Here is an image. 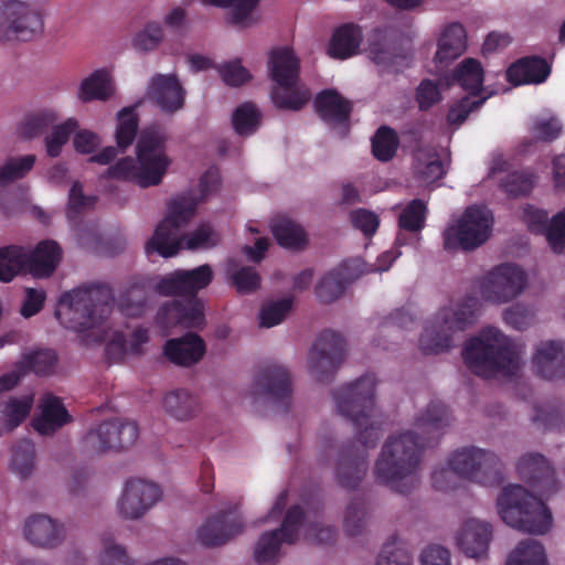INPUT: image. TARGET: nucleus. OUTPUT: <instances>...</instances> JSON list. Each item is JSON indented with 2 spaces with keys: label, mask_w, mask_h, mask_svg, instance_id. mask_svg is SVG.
I'll list each match as a JSON object with an SVG mask.
<instances>
[{
  "label": "nucleus",
  "mask_w": 565,
  "mask_h": 565,
  "mask_svg": "<svg viewBox=\"0 0 565 565\" xmlns=\"http://www.w3.org/2000/svg\"><path fill=\"white\" fill-rule=\"evenodd\" d=\"M505 565H547L544 546L534 539L523 540L510 553Z\"/></svg>",
  "instance_id": "nucleus-44"
},
{
  "label": "nucleus",
  "mask_w": 565,
  "mask_h": 565,
  "mask_svg": "<svg viewBox=\"0 0 565 565\" xmlns=\"http://www.w3.org/2000/svg\"><path fill=\"white\" fill-rule=\"evenodd\" d=\"M270 228L278 244L285 248L301 250L307 245V236L302 227L288 217L274 218Z\"/></svg>",
  "instance_id": "nucleus-42"
},
{
  "label": "nucleus",
  "mask_w": 565,
  "mask_h": 565,
  "mask_svg": "<svg viewBox=\"0 0 565 565\" xmlns=\"http://www.w3.org/2000/svg\"><path fill=\"white\" fill-rule=\"evenodd\" d=\"M380 436L374 426L359 430L355 439L341 443L337 448L334 478L337 483L347 489L360 487L369 471V450L374 448Z\"/></svg>",
  "instance_id": "nucleus-7"
},
{
  "label": "nucleus",
  "mask_w": 565,
  "mask_h": 565,
  "mask_svg": "<svg viewBox=\"0 0 565 565\" xmlns=\"http://www.w3.org/2000/svg\"><path fill=\"white\" fill-rule=\"evenodd\" d=\"M539 375L547 380L565 379V344L559 340L541 341L532 356Z\"/></svg>",
  "instance_id": "nucleus-27"
},
{
  "label": "nucleus",
  "mask_w": 565,
  "mask_h": 565,
  "mask_svg": "<svg viewBox=\"0 0 565 565\" xmlns=\"http://www.w3.org/2000/svg\"><path fill=\"white\" fill-rule=\"evenodd\" d=\"M26 274L38 279L50 278L63 259V249L57 242L44 239L33 249H25Z\"/></svg>",
  "instance_id": "nucleus-25"
},
{
  "label": "nucleus",
  "mask_w": 565,
  "mask_h": 565,
  "mask_svg": "<svg viewBox=\"0 0 565 565\" xmlns=\"http://www.w3.org/2000/svg\"><path fill=\"white\" fill-rule=\"evenodd\" d=\"M426 205L419 200H413L399 215V226L409 232H417L424 226Z\"/></svg>",
  "instance_id": "nucleus-63"
},
{
  "label": "nucleus",
  "mask_w": 565,
  "mask_h": 565,
  "mask_svg": "<svg viewBox=\"0 0 565 565\" xmlns=\"http://www.w3.org/2000/svg\"><path fill=\"white\" fill-rule=\"evenodd\" d=\"M532 422L542 428H558L565 425V404L553 401L535 404Z\"/></svg>",
  "instance_id": "nucleus-49"
},
{
  "label": "nucleus",
  "mask_w": 565,
  "mask_h": 565,
  "mask_svg": "<svg viewBox=\"0 0 565 565\" xmlns=\"http://www.w3.org/2000/svg\"><path fill=\"white\" fill-rule=\"evenodd\" d=\"M376 565H413V556L405 547L387 543L382 547Z\"/></svg>",
  "instance_id": "nucleus-64"
},
{
  "label": "nucleus",
  "mask_w": 565,
  "mask_h": 565,
  "mask_svg": "<svg viewBox=\"0 0 565 565\" xmlns=\"http://www.w3.org/2000/svg\"><path fill=\"white\" fill-rule=\"evenodd\" d=\"M292 307V298L279 300H267L263 302L259 310V324L264 328H271L281 323Z\"/></svg>",
  "instance_id": "nucleus-57"
},
{
  "label": "nucleus",
  "mask_w": 565,
  "mask_h": 565,
  "mask_svg": "<svg viewBox=\"0 0 565 565\" xmlns=\"http://www.w3.org/2000/svg\"><path fill=\"white\" fill-rule=\"evenodd\" d=\"M527 287V275L514 264H501L487 271L478 281L481 298L493 305H504L520 297Z\"/></svg>",
  "instance_id": "nucleus-12"
},
{
  "label": "nucleus",
  "mask_w": 565,
  "mask_h": 565,
  "mask_svg": "<svg viewBox=\"0 0 565 565\" xmlns=\"http://www.w3.org/2000/svg\"><path fill=\"white\" fill-rule=\"evenodd\" d=\"M399 139L395 130L387 126L380 127L372 138V153L382 161H391L396 154Z\"/></svg>",
  "instance_id": "nucleus-54"
},
{
  "label": "nucleus",
  "mask_w": 565,
  "mask_h": 565,
  "mask_svg": "<svg viewBox=\"0 0 565 565\" xmlns=\"http://www.w3.org/2000/svg\"><path fill=\"white\" fill-rule=\"evenodd\" d=\"M449 470L434 475V483L443 489L450 472L483 486H499L504 480V463L493 450L476 446L456 450L448 460Z\"/></svg>",
  "instance_id": "nucleus-6"
},
{
  "label": "nucleus",
  "mask_w": 565,
  "mask_h": 565,
  "mask_svg": "<svg viewBox=\"0 0 565 565\" xmlns=\"http://www.w3.org/2000/svg\"><path fill=\"white\" fill-rule=\"evenodd\" d=\"M233 127L241 136L253 134L260 122V114L252 103L238 106L232 116Z\"/></svg>",
  "instance_id": "nucleus-58"
},
{
  "label": "nucleus",
  "mask_w": 565,
  "mask_h": 565,
  "mask_svg": "<svg viewBox=\"0 0 565 565\" xmlns=\"http://www.w3.org/2000/svg\"><path fill=\"white\" fill-rule=\"evenodd\" d=\"M347 288L343 274L333 269L323 275L316 285L315 294L321 303L328 305L338 300Z\"/></svg>",
  "instance_id": "nucleus-48"
},
{
  "label": "nucleus",
  "mask_w": 565,
  "mask_h": 565,
  "mask_svg": "<svg viewBox=\"0 0 565 565\" xmlns=\"http://www.w3.org/2000/svg\"><path fill=\"white\" fill-rule=\"evenodd\" d=\"M497 509L505 524L524 533L544 535L553 525L550 509L521 484L504 487L497 498Z\"/></svg>",
  "instance_id": "nucleus-5"
},
{
  "label": "nucleus",
  "mask_w": 565,
  "mask_h": 565,
  "mask_svg": "<svg viewBox=\"0 0 565 565\" xmlns=\"http://www.w3.org/2000/svg\"><path fill=\"white\" fill-rule=\"evenodd\" d=\"M361 41V29L353 24H344L334 31L328 54L334 58H348L358 53Z\"/></svg>",
  "instance_id": "nucleus-39"
},
{
  "label": "nucleus",
  "mask_w": 565,
  "mask_h": 565,
  "mask_svg": "<svg viewBox=\"0 0 565 565\" xmlns=\"http://www.w3.org/2000/svg\"><path fill=\"white\" fill-rule=\"evenodd\" d=\"M483 76L481 63L476 58L467 57L456 66L451 78L471 95L477 96L483 90Z\"/></svg>",
  "instance_id": "nucleus-43"
},
{
  "label": "nucleus",
  "mask_w": 565,
  "mask_h": 565,
  "mask_svg": "<svg viewBox=\"0 0 565 565\" xmlns=\"http://www.w3.org/2000/svg\"><path fill=\"white\" fill-rule=\"evenodd\" d=\"M463 358L468 367L482 377H492L498 373L513 376L521 369L520 358L512 343L493 327L483 329L467 343Z\"/></svg>",
  "instance_id": "nucleus-4"
},
{
  "label": "nucleus",
  "mask_w": 565,
  "mask_h": 565,
  "mask_svg": "<svg viewBox=\"0 0 565 565\" xmlns=\"http://www.w3.org/2000/svg\"><path fill=\"white\" fill-rule=\"evenodd\" d=\"M23 533L28 542L42 548H55L65 539L63 524L46 514L29 516L24 522Z\"/></svg>",
  "instance_id": "nucleus-26"
},
{
  "label": "nucleus",
  "mask_w": 565,
  "mask_h": 565,
  "mask_svg": "<svg viewBox=\"0 0 565 565\" xmlns=\"http://www.w3.org/2000/svg\"><path fill=\"white\" fill-rule=\"evenodd\" d=\"M35 160V154L8 158L0 164V186L24 178L32 170Z\"/></svg>",
  "instance_id": "nucleus-53"
},
{
  "label": "nucleus",
  "mask_w": 565,
  "mask_h": 565,
  "mask_svg": "<svg viewBox=\"0 0 565 565\" xmlns=\"http://www.w3.org/2000/svg\"><path fill=\"white\" fill-rule=\"evenodd\" d=\"M316 109L319 117L335 131L338 137L344 138L350 131L351 104L338 92L327 89L316 98Z\"/></svg>",
  "instance_id": "nucleus-22"
},
{
  "label": "nucleus",
  "mask_w": 565,
  "mask_h": 565,
  "mask_svg": "<svg viewBox=\"0 0 565 565\" xmlns=\"http://www.w3.org/2000/svg\"><path fill=\"white\" fill-rule=\"evenodd\" d=\"M40 414L32 419L33 428L41 435H53L72 420L61 399L51 393L39 401Z\"/></svg>",
  "instance_id": "nucleus-33"
},
{
  "label": "nucleus",
  "mask_w": 565,
  "mask_h": 565,
  "mask_svg": "<svg viewBox=\"0 0 565 565\" xmlns=\"http://www.w3.org/2000/svg\"><path fill=\"white\" fill-rule=\"evenodd\" d=\"M78 124L74 118H68L60 125H55L52 132L44 139L47 156L56 158L61 154L63 146L68 141L72 132L77 128Z\"/></svg>",
  "instance_id": "nucleus-59"
},
{
  "label": "nucleus",
  "mask_w": 565,
  "mask_h": 565,
  "mask_svg": "<svg viewBox=\"0 0 565 565\" xmlns=\"http://www.w3.org/2000/svg\"><path fill=\"white\" fill-rule=\"evenodd\" d=\"M43 30L38 10L19 0H10L0 7V38L4 41H29Z\"/></svg>",
  "instance_id": "nucleus-14"
},
{
  "label": "nucleus",
  "mask_w": 565,
  "mask_h": 565,
  "mask_svg": "<svg viewBox=\"0 0 565 565\" xmlns=\"http://www.w3.org/2000/svg\"><path fill=\"white\" fill-rule=\"evenodd\" d=\"M177 239H182V247L185 245L189 249H207L218 244L220 236L210 224H202L193 232L178 236Z\"/></svg>",
  "instance_id": "nucleus-60"
},
{
  "label": "nucleus",
  "mask_w": 565,
  "mask_h": 565,
  "mask_svg": "<svg viewBox=\"0 0 565 565\" xmlns=\"http://www.w3.org/2000/svg\"><path fill=\"white\" fill-rule=\"evenodd\" d=\"M303 510L300 505L290 508L279 529L265 532L254 546V559L257 564L275 563L280 556L284 543L294 544L298 540L299 527L302 524Z\"/></svg>",
  "instance_id": "nucleus-15"
},
{
  "label": "nucleus",
  "mask_w": 565,
  "mask_h": 565,
  "mask_svg": "<svg viewBox=\"0 0 565 565\" xmlns=\"http://www.w3.org/2000/svg\"><path fill=\"white\" fill-rule=\"evenodd\" d=\"M523 220L530 231L544 234L553 252L559 254L565 248V210L552 218L543 210L527 205L523 212Z\"/></svg>",
  "instance_id": "nucleus-21"
},
{
  "label": "nucleus",
  "mask_w": 565,
  "mask_h": 565,
  "mask_svg": "<svg viewBox=\"0 0 565 565\" xmlns=\"http://www.w3.org/2000/svg\"><path fill=\"white\" fill-rule=\"evenodd\" d=\"M452 416L448 407L441 402H430L414 417L413 426L425 444L436 441L444 431L450 427Z\"/></svg>",
  "instance_id": "nucleus-24"
},
{
  "label": "nucleus",
  "mask_w": 565,
  "mask_h": 565,
  "mask_svg": "<svg viewBox=\"0 0 565 565\" xmlns=\"http://www.w3.org/2000/svg\"><path fill=\"white\" fill-rule=\"evenodd\" d=\"M375 384L373 376L365 375L333 392L338 413L354 425L355 434L374 426L380 435V424L374 420Z\"/></svg>",
  "instance_id": "nucleus-9"
},
{
  "label": "nucleus",
  "mask_w": 565,
  "mask_h": 565,
  "mask_svg": "<svg viewBox=\"0 0 565 565\" xmlns=\"http://www.w3.org/2000/svg\"><path fill=\"white\" fill-rule=\"evenodd\" d=\"M57 362L55 351L41 349L24 354L19 361V367L22 372H33L38 375L52 374Z\"/></svg>",
  "instance_id": "nucleus-47"
},
{
  "label": "nucleus",
  "mask_w": 565,
  "mask_h": 565,
  "mask_svg": "<svg viewBox=\"0 0 565 565\" xmlns=\"http://www.w3.org/2000/svg\"><path fill=\"white\" fill-rule=\"evenodd\" d=\"M290 377L281 365L265 366L256 376L254 394L271 401H284L290 395Z\"/></svg>",
  "instance_id": "nucleus-32"
},
{
  "label": "nucleus",
  "mask_w": 565,
  "mask_h": 565,
  "mask_svg": "<svg viewBox=\"0 0 565 565\" xmlns=\"http://www.w3.org/2000/svg\"><path fill=\"white\" fill-rule=\"evenodd\" d=\"M204 3L230 9L228 22L241 28H249L259 22L254 12L260 0H202Z\"/></svg>",
  "instance_id": "nucleus-41"
},
{
  "label": "nucleus",
  "mask_w": 565,
  "mask_h": 565,
  "mask_svg": "<svg viewBox=\"0 0 565 565\" xmlns=\"http://www.w3.org/2000/svg\"><path fill=\"white\" fill-rule=\"evenodd\" d=\"M11 466L22 479L32 475L35 468V448L31 440L21 439L13 446Z\"/></svg>",
  "instance_id": "nucleus-52"
},
{
  "label": "nucleus",
  "mask_w": 565,
  "mask_h": 565,
  "mask_svg": "<svg viewBox=\"0 0 565 565\" xmlns=\"http://www.w3.org/2000/svg\"><path fill=\"white\" fill-rule=\"evenodd\" d=\"M551 73V66L541 57H523L507 70V79L513 85L541 84Z\"/></svg>",
  "instance_id": "nucleus-36"
},
{
  "label": "nucleus",
  "mask_w": 565,
  "mask_h": 565,
  "mask_svg": "<svg viewBox=\"0 0 565 565\" xmlns=\"http://www.w3.org/2000/svg\"><path fill=\"white\" fill-rule=\"evenodd\" d=\"M492 540V526L478 519L467 520L457 535V545L468 557L479 558L487 554Z\"/></svg>",
  "instance_id": "nucleus-30"
},
{
  "label": "nucleus",
  "mask_w": 565,
  "mask_h": 565,
  "mask_svg": "<svg viewBox=\"0 0 565 565\" xmlns=\"http://www.w3.org/2000/svg\"><path fill=\"white\" fill-rule=\"evenodd\" d=\"M138 437L135 423L119 419L105 420L85 437L86 448L94 454L118 451L131 447Z\"/></svg>",
  "instance_id": "nucleus-16"
},
{
  "label": "nucleus",
  "mask_w": 565,
  "mask_h": 565,
  "mask_svg": "<svg viewBox=\"0 0 565 565\" xmlns=\"http://www.w3.org/2000/svg\"><path fill=\"white\" fill-rule=\"evenodd\" d=\"M426 447L413 429L387 436L373 465L375 481L393 492L412 493L420 481Z\"/></svg>",
  "instance_id": "nucleus-1"
},
{
  "label": "nucleus",
  "mask_w": 565,
  "mask_h": 565,
  "mask_svg": "<svg viewBox=\"0 0 565 565\" xmlns=\"http://www.w3.org/2000/svg\"><path fill=\"white\" fill-rule=\"evenodd\" d=\"M369 523L367 503L363 498H353L347 505L343 519L345 532L350 536L362 534Z\"/></svg>",
  "instance_id": "nucleus-50"
},
{
  "label": "nucleus",
  "mask_w": 565,
  "mask_h": 565,
  "mask_svg": "<svg viewBox=\"0 0 565 565\" xmlns=\"http://www.w3.org/2000/svg\"><path fill=\"white\" fill-rule=\"evenodd\" d=\"M206 351L204 340L193 332L175 339H170L164 344V354L174 364L190 367L199 363Z\"/></svg>",
  "instance_id": "nucleus-31"
},
{
  "label": "nucleus",
  "mask_w": 565,
  "mask_h": 565,
  "mask_svg": "<svg viewBox=\"0 0 565 565\" xmlns=\"http://www.w3.org/2000/svg\"><path fill=\"white\" fill-rule=\"evenodd\" d=\"M167 134L159 126H149L140 131L136 152L137 160L126 157L109 167L105 175L117 180H132L142 188L158 185L171 160L166 154Z\"/></svg>",
  "instance_id": "nucleus-3"
},
{
  "label": "nucleus",
  "mask_w": 565,
  "mask_h": 565,
  "mask_svg": "<svg viewBox=\"0 0 565 565\" xmlns=\"http://www.w3.org/2000/svg\"><path fill=\"white\" fill-rule=\"evenodd\" d=\"M473 298L460 302L456 308L439 311L434 322L425 328L419 339V348L425 354H439L448 351L454 344V335L466 330L476 321Z\"/></svg>",
  "instance_id": "nucleus-8"
},
{
  "label": "nucleus",
  "mask_w": 565,
  "mask_h": 565,
  "mask_svg": "<svg viewBox=\"0 0 565 565\" xmlns=\"http://www.w3.org/2000/svg\"><path fill=\"white\" fill-rule=\"evenodd\" d=\"M33 405L32 396H23L22 398H10L1 411L0 420L3 427L11 431L18 427L29 415Z\"/></svg>",
  "instance_id": "nucleus-55"
},
{
  "label": "nucleus",
  "mask_w": 565,
  "mask_h": 565,
  "mask_svg": "<svg viewBox=\"0 0 565 565\" xmlns=\"http://www.w3.org/2000/svg\"><path fill=\"white\" fill-rule=\"evenodd\" d=\"M503 320L515 330L530 328L535 320V310L531 305L515 302L503 311Z\"/></svg>",
  "instance_id": "nucleus-61"
},
{
  "label": "nucleus",
  "mask_w": 565,
  "mask_h": 565,
  "mask_svg": "<svg viewBox=\"0 0 565 565\" xmlns=\"http://www.w3.org/2000/svg\"><path fill=\"white\" fill-rule=\"evenodd\" d=\"M415 159L414 178L420 185L428 186L444 177V163L433 148H418Z\"/></svg>",
  "instance_id": "nucleus-38"
},
{
  "label": "nucleus",
  "mask_w": 565,
  "mask_h": 565,
  "mask_svg": "<svg viewBox=\"0 0 565 565\" xmlns=\"http://www.w3.org/2000/svg\"><path fill=\"white\" fill-rule=\"evenodd\" d=\"M213 279L212 267L207 264L191 270H175L156 285V291L162 296H188L193 298Z\"/></svg>",
  "instance_id": "nucleus-19"
},
{
  "label": "nucleus",
  "mask_w": 565,
  "mask_h": 565,
  "mask_svg": "<svg viewBox=\"0 0 565 565\" xmlns=\"http://www.w3.org/2000/svg\"><path fill=\"white\" fill-rule=\"evenodd\" d=\"M115 92L114 79L109 72L97 70L82 81L77 97L83 103L92 100L106 102L114 96Z\"/></svg>",
  "instance_id": "nucleus-37"
},
{
  "label": "nucleus",
  "mask_w": 565,
  "mask_h": 565,
  "mask_svg": "<svg viewBox=\"0 0 565 565\" xmlns=\"http://www.w3.org/2000/svg\"><path fill=\"white\" fill-rule=\"evenodd\" d=\"M244 530L242 519L234 512L221 511L206 519L196 529V541L205 547H218L228 543Z\"/></svg>",
  "instance_id": "nucleus-20"
},
{
  "label": "nucleus",
  "mask_w": 565,
  "mask_h": 565,
  "mask_svg": "<svg viewBox=\"0 0 565 565\" xmlns=\"http://www.w3.org/2000/svg\"><path fill=\"white\" fill-rule=\"evenodd\" d=\"M467 49V32L459 22L446 25L437 40V52L434 62L441 66L449 65L461 56Z\"/></svg>",
  "instance_id": "nucleus-34"
},
{
  "label": "nucleus",
  "mask_w": 565,
  "mask_h": 565,
  "mask_svg": "<svg viewBox=\"0 0 565 565\" xmlns=\"http://www.w3.org/2000/svg\"><path fill=\"white\" fill-rule=\"evenodd\" d=\"M147 97L163 113L174 114L184 105L185 90L175 74H157L150 81Z\"/></svg>",
  "instance_id": "nucleus-23"
},
{
  "label": "nucleus",
  "mask_w": 565,
  "mask_h": 565,
  "mask_svg": "<svg viewBox=\"0 0 565 565\" xmlns=\"http://www.w3.org/2000/svg\"><path fill=\"white\" fill-rule=\"evenodd\" d=\"M114 301L109 286L84 284L61 296L55 316L65 328L83 334L87 344L98 343L105 338L104 324Z\"/></svg>",
  "instance_id": "nucleus-2"
},
{
  "label": "nucleus",
  "mask_w": 565,
  "mask_h": 565,
  "mask_svg": "<svg viewBox=\"0 0 565 565\" xmlns=\"http://www.w3.org/2000/svg\"><path fill=\"white\" fill-rule=\"evenodd\" d=\"M492 215L486 207H467L461 217L444 232V247L470 252L484 244L491 233Z\"/></svg>",
  "instance_id": "nucleus-11"
},
{
  "label": "nucleus",
  "mask_w": 565,
  "mask_h": 565,
  "mask_svg": "<svg viewBox=\"0 0 565 565\" xmlns=\"http://www.w3.org/2000/svg\"><path fill=\"white\" fill-rule=\"evenodd\" d=\"M58 119V115L53 109H41L25 116L19 127V137L24 140L34 139L41 136L53 126Z\"/></svg>",
  "instance_id": "nucleus-46"
},
{
  "label": "nucleus",
  "mask_w": 565,
  "mask_h": 565,
  "mask_svg": "<svg viewBox=\"0 0 565 565\" xmlns=\"http://www.w3.org/2000/svg\"><path fill=\"white\" fill-rule=\"evenodd\" d=\"M515 469L519 477L541 495H553L561 488L554 467L540 452L522 455L516 460Z\"/></svg>",
  "instance_id": "nucleus-17"
},
{
  "label": "nucleus",
  "mask_w": 565,
  "mask_h": 565,
  "mask_svg": "<svg viewBox=\"0 0 565 565\" xmlns=\"http://www.w3.org/2000/svg\"><path fill=\"white\" fill-rule=\"evenodd\" d=\"M19 273L26 274L25 248L10 245L0 248V280L11 281Z\"/></svg>",
  "instance_id": "nucleus-45"
},
{
  "label": "nucleus",
  "mask_w": 565,
  "mask_h": 565,
  "mask_svg": "<svg viewBox=\"0 0 565 565\" xmlns=\"http://www.w3.org/2000/svg\"><path fill=\"white\" fill-rule=\"evenodd\" d=\"M199 200L192 193L172 198L168 204L166 217L157 225L152 237L146 243L147 254L153 252L168 258L182 249V239H177L178 232L185 226L195 214Z\"/></svg>",
  "instance_id": "nucleus-10"
},
{
  "label": "nucleus",
  "mask_w": 565,
  "mask_h": 565,
  "mask_svg": "<svg viewBox=\"0 0 565 565\" xmlns=\"http://www.w3.org/2000/svg\"><path fill=\"white\" fill-rule=\"evenodd\" d=\"M411 41L412 36L402 33L395 28L385 29L371 45L373 61L382 65L392 64L396 57L404 55V46Z\"/></svg>",
  "instance_id": "nucleus-35"
},
{
  "label": "nucleus",
  "mask_w": 565,
  "mask_h": 565,
  "mask_svg": "<svg viewBox=\"0 0 565 565\" xmlns=\"http://www.w3.org/2000/svg\"><path fill=\"white\" fill-rule=\"evenodd\" d=\"M164 412L177 420H190L199 412V402L194 395L183 388L167 393L162 401Z\"/></svg>",
  "instance_id": "nucleus-40"
},
{
  "label": "nucleus",
  "mask_w": 565,
  "mask_h": 565,
  "mask_svg": "<svg viewBox=\"0 0 565 565\" xmlns=\"http://www.w3.org/2000/svg\"><path fill=\"white\" fill-rule=\"evenodd\" d=\"M135 106L122 108L117 114L116 141L117 147H106L99 153L92 156L88 161L99 164L110 163L118 154V150H125L134 142L138 131V117L135 114Z\"/></svg>",
  "instance_id": "nucleus-28"
},
{
  "label": "nucleus",
  "mask_w": 565,
  "mask_h": 565,
  "mask_svg": "<svg viewBox=\"0 0 565 565\" xmlns=\"http://www.w3.org/2000/svg\"><path fill=\"white\" fill-rule=\"evenodd\" d=\"M267 68L274 86L288 88L299 83L300 61L288 46L274 47L268 52Z\"/></svg>",
  "instance_id": "nucleus-29"
},
{
  "label": "nucleus",
  "mask_w": 565,
  "mask_h": 565,
  "mask_svg": "<svg viewBox=\"0 0 565 565\" xmlns=\"http://www.w3.org/2000/svg\"><path fill=\"white\" fill-rule=\"evenodd\" d=\"M160 499L159 488L140 479L126 482L117 503L119 515L125 520H138L143 516Z\"/></svg>",
  "instance_id": "nucleus-18"
},
{
  "label": "nucleus",
  "mask_w": 565,
  "mask_h": 565,
  "mask_svg": "<svg viewBox=\"0 0 565 565\" xmlns=\"http://www.w3.org/2000/svg\"><path fill=\"white\" fill-rule=\"evenodd\" d=\"M164 41V31L159 22H148L136 32L131 39V46L140 53H148L157 50Z\"/></svg>",
  "instance_id": "nucleus-56"
},
{
  "label": "nucleus",
  "mask_w": 565,
  "mask_h": 565,
  "mask_svg": "<svg viewBox=\"0 0 565 565\" xmlns=\"http://www.w3.org/2000/svg\"><path fill=\"white\" fill-rule=\"evenodd\" d=\"M533 185V175L525 172H512L501 181V188L510 198L527 195Z\"/></svg>",
  "instance_id": "nucleus-62"
},
{
  "label": "nucleus",
  "mask_w": 565,
  "mask_h": 565,
  "mask_svg": "<svg viewBox=\"0 0 565 565\" xmlns=\"http://www.w3.org/2000/svg\"><path fill=\"white\" fill-rule=\"evenodd\" d=\"M271 99L277 108L299 110L309 100L310 93L298 84L291 87L273 86Z\"/></svg>",
  "instance_id": "nucleus-51"
},
{
  "label": "nucleus",
  "mask_w": 565,
  "mask_h": 565,
  "mask_svg": "<svg viewBox=\"0 0 565 565\" xmlns=\"http://www.w3.org/2000/svg\"><path fill=\"white\" fill-rule=\"evenodd\" d=\"M347 342L332 330H323L313 341L307 358L309 375L317 382H331L345 358Z\"/></svg>",
  "instance_id": "nucleus-13"
}]
</instances>
